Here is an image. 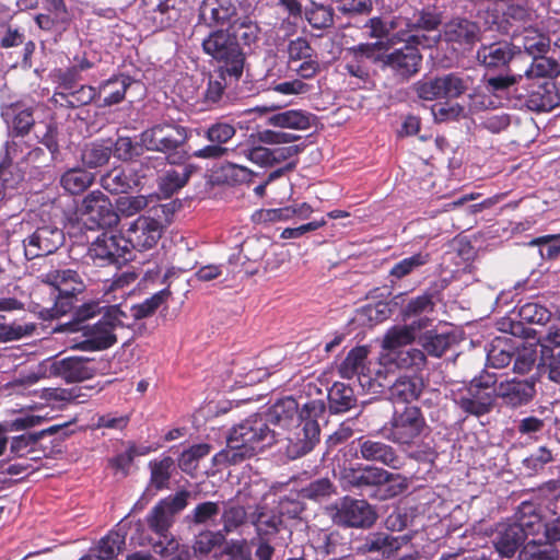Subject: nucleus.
<instances>
[{"mask_svg":"<svg viewBox=\"0 0 560 560\" xmlns=\"http://www.w3.org/2000/svg\"><path fill=\"white\" fill-rule=\"evenodd\" d=\"M415 338V327L412 325L394 326L384 336L382 352L409 348L408 346L412 343Z\"/></svg>","mask_w":560,"mask_h":560,"instance_id":"obj_44","label":"nucleus"},{"mask_svg":"<svg viewBox=\"0 0 560 560\" xmlns=\"http://www.w3.org/2000/svg\"><path fill=\"white\" fill-rule=\"evenodd\" d=\"M44 375L60 378L67 383L82 382L91 378L97 372V364L85 357H50L44 360Z\"/></svg>","mask_w":560,"mask_h":560,"instance_id":"obj_11","label":"nucleus"},{"mask_svg":"<svg viewBox=\"0 0 560 560\" xmlns=\"http://www.w3.org/2000/svg\"><path fill=\"white\" fill-rule=\"evenodd\" d=\"M326 406L323 400H311L304 404V417L302 422L287 431L281 442V448L290 459L300 458L310 453L319 442V419H324Z\"/></svg>","mask_w":560,"mask_h":560,"instance_id":"obj_4","label":"nucleus"},{"mask_svg":"<svg viewBox=\"0 0 560 560\" xmlns=\"http://www.w3.org/2000/svg\"><path fill=\"white\" fill-rule=\"evenodd\" d=\"M336 521L348 527L366 528L376 521V513L365 500L345 498L336 513Z\"/></svg>","mask_w":560,"mask_h":560,"instance_id":"obj_19","label":"nucleus"},{"mask_svg":"<svg viewBox=\"0 0 560 560\" xmlns=\"http://www.w3.org/2000/svg\"><path fill=\"white\" fill-rule=\"evenodd\" d=\"M457 342V337L450 331H427L420 337V343L425 352L440 358Z\"/></svg>","mask_w":560,"mask_h":560,"instance_id":"obj_40","label":"nucleus"},{"mask_svg":"<svg viewBox=\"0 0 560 560\" xmlns=\"http://www.w3.org/2000/svg\"><path fill=\"white\" fill-rule=\"evenodd\" d=\"M445 98H458L470 91L476 82V77L466 70L443 74Z\"/></svg>","mask_w":560,"mask_h":560,"instance_id":"obj_39","label":"nucleus"},{"mask_svg":"<svg viewBox=\"0 0 560 560\" xmlns=\"http://www.w3.org/2000/svg\"><path fill=\"white\" fill-rule=\"evenodd\" d=\"M495 398L511 408L527 405L535 396V383L529 380H508L493 386Z\"/></svg>","mask_w":560,"mask_h":560,"instance_id":"obj_21","label":"nucleus"},{"mask_svg":"<svg viewBox=\"0 0 560 560\" xmlns=\"http://www.w3.org/2000/svg\"><path fill=\"white\" fill-rule=\"evenodd\" d=\"M189 130L175 121L152 125L140 133V144L148 151L164 153L171 163L189 139Z\"/></svg>","mask_w":560,"mask_h":560,"instance_id":"obj_8","label":"nucleus"},{"mask_svg":"<svg viewBox=\"0 0 560 560\" xmlns=\"http://www.w3.org/2000/svg\"><path fill=\"white\" fill-rule=\"evenodd\" d=\"M127 74L113 75L103 81L97 88V96L103 97V106H112L124 101L127 89L132 84Z\"/></svg>","mask_w":560,"mask_h":560,"instance_id":"obj_30","label":"nucleus"},{"mask_svg":"<svg viewBox=\"0 0 560 560\" xmlns=\"http://www.w3.org/2000/svg\"><path fill=\"white\" fill-rule=\"evenodd\" d=\"M305 16L308 23L314 28H325L332 24V11L330 8L312 2L310 7L305 9Z\"/></svg>","mask_w":560,"mask_h":560,"instance_id":"obj_62","label":"nucleus"},{"mask_svg":"<svg viewBox=\"0 0 560 560\" xmlns=\"http://www.w3.org/2000/svg\"><path fill=\"white\" fill-rule=\"evenodd\" d=\"M513 40V45L523 47L533 57L547 52L550 47V38L530 26L524 27L520 34L514 35Z\"/></svg>","mask_w":560,"mask_h":560,"instance_id":"obj_32","label":"nucleus"},{"mask_svg":"<svg viewBox=\"0 0 560 560\" xmlns=\"http://www.w3.org/2000/svg\"><path fill=\"white\" fill-rule=\"evenodd\" d=\"M500 102L492 98L486 89L472 88L471 92L467 96L466 109L469 115L478 114L490 108H495Z\"/></svg>","mask_w":560,"mask_h":560,"instance_id":"obj_59","label":"nucleus"},{"mask_svg":"<svg viewBox=\"0 0 560 560\" xmlns=\"http://www.w3.org/2000/svg\"><path fill=\"white\" fill-rule=\"evenodd\" d=\"M424 36L417 34L410 35L408 38H399L406 44L401 48L385 55L384 65L389 68L395 75L407 80L415 75L421 66L422 56L418 49V45L422 44Z\"/></svg>","mask_w":560,"mask_h":560,"instance_id":"obj_13","label":"nucleus"},{"mask_svg":"<svg viewBox=\"0 0 560 560\" xmlns=\"http://www.w3.org/2000/svg\"><path fill=\"white\" fill-rule=\"evenodd\" d=\"M304 416V406L300 408L293 397L281 398L268 408L265 417L253 415L233 427L226 438V448L214 459L237 464L253 457L278 441L280 433L270 429V424L289 431L302 422L306 418Z\"/></svg>","mask_w":560,"mask_h":560,"instance_id":"obj_1","label":"nucleus"},{"mask_svg":"<svg viewBox=\"0 0 560 560\" xmlns=\"http://www.w3.org/2000/svg\"><path fill=\"white\" fill-rule=\"evenodd\" d=\"M133 179L122 168L115 167L104 174L101 186L112 194H124L132 187Z\"/></svg>","mask_w":560,"mask_h":560,"instance_id":"obj_52","label":"nucleus"},{"mask_svg":"<svg viewBox=\"0 0 560 560\" xmlns=\"http://www.w3.org/2000/svg\"><path fill=\"white\" fill-rule=\"evenodd\" d=\"M186 8L185 0H156L155 7L145 15L154 30L171 27Z\"/></svg>","mask_w":560,"mask_h":560,"instance_id":"obj_25","label":"nucleus"},{"mask_svg":"<svg viewBox=\"0 0 560 560\" xmlns=\"http://www.w3.org/2000/svg\"><path fill=\"white\" fill-rule=\"evenodd\" d=\"M210 450L211 446L206 443L196 444L185 450L178 459L179 468L186 474H192L198 467L199 460L206 457Z\"/></svg>","mask_w":560,"mask_h":560,"instance_id":"obj_57","label":"nucleus"},{"mask_svg":"<svg viewBox=\"0 0 560 560\" xmlns=\"http://www.w3.org/2000/svg\"><path fill=\"white\" fill-rule=\"evenodd\" d=\"M495 384V374L486 372L475 377L467 387L453 393V401L467 415L485 416L493 408Z\"/></svg>","mask_w":560,"mask_h":560,"instance_id":"obj_9","label":"nucleus"},{"mask_svg":"<svg viewBox=\"0 0 560 560\" xmlns=\"http://www.w3.org/2000/svg\"><path fill=\"white\" fill-rule=\"evenodd\" d=\"M424 387L423 381L417 376H401L389 387V396L394 402H411L417 400Z\"/></svg>","mask_w":560,"mask_h":560,"instance_id":"obj_33","label":"nucleus"},{"mask_svg":"<svg viewBox=\"0 0 560 560\" xmlns=\"http://www.w3.org/2000/svg\"><path fill=\"white\" fill-rule=\"evenodd\" d=\"M521 323L545 325L551 318V312L538 302H526L517 311Z\"/></svg>","mask_w":560,"mask_h":560,"instance_id":"obj_55","label":"nucleus"},{"mask_svg":"<svg viewBox=\"0 0 560 560\" xmlns=\"http://www.w3.org/2000/svg\"><path fill=\"white\" fill-rule=\"evenodd\" d=\"M149 467L151 470V485L158 490L168 488L170 478L175 468L174 459L165 456L159 460L150 462Z\"/></svg>","mask_w":560,"mask_h":560,"instance_id":"obj_49","label":"nucleus"},{"mask_svg":"<svg viewBox=\"0 0 560 560\" xmlns=\"http://www.w3.org/2000/svg\"><path fill=\"white\" fill-rule=\"evenodd\" d=\"M522 82V74H500L486 79L485 88L497 102L501 103V100L505 98L513 104L515 101V89L521 90Z\"/></svg>","mask_w":560,"mask_h":560,"instance_id":"obj_28","label":"nucleus"},{"mask_svg":"<svg viewBox=\"0 0 560 560\" xmlns=\"http://www.w3.org/2000/svg\"><path fill=\"white\" fill-rule=\"evenodd\" d=\"M88 257L95 266L121 265L132 257L125 236L104 232L98 235L88 249Z\"/></svg>","mask_w":560,"mask_h":560,"instance_id":"obj_12","label":"nucleus"},{"mask_svg":"<svg viewBox=\"0 0 560 560\" xmlns=\"http://www.w3.org/2000/svg\"><path fill=\"white\" fill-rule=\"evenodd\" d=\"M163 234L162 223L151 217L140 215L126 231L128 249L147 250L154 247Z\"/></svg>","mask_w":560,"mask_h":560,"instance_id":"obj_17","label":"nucleus"},{"mask_svg":"<svg viewBox=\"0 0 560 560\" xmlns=\"http://www.w3.org/2000/svg\"><path fill=\"white\" fill-rule=\"evenodd\" d=\"M357 405L353 388L341 382L332 384L328 390V407L331 413H343Z\"/></svg>","mask_w":560,"mask_h":560,"instance_id":"obj_37","label":"nucleus"},{"mask_svg":"<svg viewBox=\"0 0 560 560\" xmlns=\"http://www.w3.org/2000/svg\"><path fill=\"white\" fill-rule=\"evenodd\" d=\"M153 550L163 557L173 556L168 560H191L194 556L187 546H179L178 541L173 538L166 545L163 541L154 542Z\"/></svg>","mask_w":560,"mask_h":560,"instance_id":"obj_64","label":"nucleus"},{"mask_svg":"<svg viewBox=\"0 0 560 560\" xmlns=\"http://www.w3.org/2000/svg\"><path fill=\"white\" fill-rule=\"evenodd\" d=\"M556 85L550 80L523 81L520 89H515L514 107H526L533 112L550 110L556 104Z\"/></svg>","mask_w":560,"mask_h":560,"instance_id":"obj_14","label":"nucleus"},{"mask_svg":"<svg viewBox=\"0 0 560 560\" xmlns=\"http://www.w3.org/2000/svg\"><path fill=\"white\" fill-rule=\"evenodd\" d=\"M378 365L386 377L388 373H393L396 370L419 373L427 365V357L422 350L409 347L399 351L381 352Z\"/></svg>","mask_w":560,"mask_h":560,"instance_id":"obj_18","label":"nucleus"},{"mask_svg":"<svg viewBox=\"0 0 560 560\" xmlns=\"http://www.w3.org/2000/svg\"><path fill=\"white\" fill-rule=\"evenodd\" d=\"M358 457L366 462L380 463L392 469L399 470L405 460L389 444L372 439L360 438L358 440Z\"/></svg>","mask_w":560,"mask_h":560,"instance_id":"obj_20","label":"nucleus"},{"mask_svg":"<svg viewBox=\"0 0 560 560\" xmlns=\"http://www.w3.org/2000/svg\"><path fill=\"white\" fill-rule=\"evenodd\" d=\"M149 527L159 535L164 545L170 540L167 537L168 528L172 525L173 516L161 504H156L147 516Z\"/></svg>","mask_w":560,"mask_h":560,"instance_id":"obj_51","label":"nucleus"},{"mask_svg":"<svg viewBox=\"0 0 560 560\" xmlns=\"http://www.w3.org/2000/svg\"><path fill=\"white\" fill-rule=\"evenodd\" d=\"M171 291L163 289L152 296L144 300L142 303L133 305L130 308L131 316L135 319H143L155 313V311L168 299Z\"/></svg>","mask_w":560,"mask_h":560,"instance_id":"obj_56","label":"nucleus"},{"mask_svg":"<svg viewBox=\"0 0 560 560\" xmlns=\"http://www.w3.org/2000/svg\"><path fill=\"white\" fill-rule=\"evenodd\" d=\"M335 492V487L329 478L312 480L299 490V497L313 501H322Z\"/></svg>","mask_w":560,"mask_h":560,"instance_id":"obj_53","label":"nucleus"},{"mask_svg":"<svg viewBox=\"0 0 560 560\" xmlns=\"http://www.w3.org/2000/svg\"><path fill=\"white\" fill-rule=\"evenodd\" d=\"M221 511V522L226 534L238 529L247 520V510L238 500L223 502Z\"/></svg>","mask_w":560,"mask_h":560,"instance_id":"obj_45","label":"nucleus"},{"mask_svg":"<svg viewBox=\"0 0 560 560\" xmlns=\"http://www.w3.org/2000/svg\"><path fill=\"white\" fill-rule=\"evenodd\" d=\"M137 275L133 271L116 273L113 279L106 280L103 284V301L105 305L119 304L130 292V285L136 281Z\"/></svg>","mask_w":560,"mask_h":560,"instance_id":"obj_29","label":"nucleus"},{"mask_svg":"<svg viewBox=\"0 0 560 560\" xmlns=\"http://www.w3.org/2000/svg\"><path fill=\"white\" fill-rule=\"evenodd\" d=\"M409 541L408 536H394L387 533H371L366 536L362 550L364 552L377 553L383 558H389Z\"/></svg>","mask_w":560,"mask_h":560,"instance_id":"obj_26","label":"nucleus"},{"mask_svg":"<svg viewBox=\"0 0 560 560\" xmlns=\"http://www.w3.org/2000/svg\"><path fill=\"white\" fill-rule=\"evenodd\" d=\"M313 116L301 109H288L268 117L270 126L282 129L306 130L311 127Z\"/></svg>","mask_w":560,"mask_h":560,"instance_id":"obj_35","label":"nucleus"},{"mask_svg":"<svg viewBox=\"0 0 560 560\" xmlns=\"http://www.w3.org/2000/svg\"><path fill=\"white\" fill-rule=\"evenodd\" d=\"M65 242L62 230L55 225H43L23 240L25 258L31 260L55 253Z\"/></svg>","mask_w":560,"mask_h":560,"instance_id":"obj_16","label":"nucleus"},{"mask_svg":"<svg viewBox=\"0 0 560 560\" xmlns=\"http://www.w3.org/2000/svg\"><path fill=\"white\" fill-rule=\"evenodd\" d=\"M479 27L466 19H454L444 26V39L457 52L469 49L478 39Z\"/></svg>","mask_w":560,"mask_h":560,"instance_id":"obj_22","label":"nucleus"},{"mask_svg":"<svg viewBox=\"0 0 560 560\" xmlns=\"http://www.w3.org/2000/svg\"><path fill=\"white\" fill-rule=\"evenodd\" d=\"M258 511V514L253 520L258 535L268 536L277 533L282 523L281 516L267 512L266 509H259Z\"/></svg>","mask_w":560,"mask_h":560,"instance_id":"obj_63","label":"nucleus"},{"mask_svg":"<svg viewBox=\"0 0 560 560\" xmlns=\"http://www.w3.org/2000/svg\"><path fill=\"white\" fill-rule=\"evenodd\" d=\"M187 165L167 170L159 179V188L165 197H170L184 187L190 177Z\"/></svg>","mask_w":560,"mask_h":560,"instance_id":"obj_46","label":"nucleus"},{"mask_svg":"<svg viewBox=\"0 0 560 560\" xmlns=\"http://www.w3.org/2000/svg\"><path fill=\"white\" fill-rule=\"evenodd\" d=\"M238 81L240 79L231 78L225 71L214 69L209 74L207 89L203 94L206 103L211 106L220 105L223 101L225 89Z\"/></svg>","mask_w":560,"mask_h":560,"instance_id":"obj_38","label":"nucleus"},{"mask_svg":"<svg viewBox=\"0 0 560 560\" xmlns=\"http://www.w3.org/2000/svg\"><path fill=\"white\" fill-rule=\"evenodd\" d=\"M518 51L520 46L508 42H495L481 45L477 50V60L488 69H499L508 66Z\"/></svg>","mask_w":560,"mask_h":560,"instance_id":"obj_23","label":"nucleus"},{"mask_svg":"<svg viewBox=\"0 0 560 560\" xmlns=\"http://www.w3.org/2000/svg\"><path fill=\"white\" fill-rule=\"evenodd\" d=\"M233 0H202L199 7V20L208 26L231 23L236 15Z\"/></svg>","mask_w":560,"mask_h":560,"instance_id":"obj_24","label":"nucleus"},{"mask_svg":"<svg viewBox=\"0 0 560 560\" xmlns=\"http://www.w3.org/2000/svg\"><path fill=\"white\" fill-rule=\"evenodd\" d=\"M560 74V63L542 55L535 56L523 75V81H552Z\"/></svg>","mask_w":560,"mask_h":560,"instance_id":"obj_36","label":"nucleus"},{"mask_svg":"<svg viewBox=\"0 0 560 560\" xmlns=\"http://www.w3.org/2000/svg\"><path fill=\"white\" fill-rule=\"evenodd\" d=\"M514 357L512 347L504 340L497 339L487 353V362L489 366L502 369L510 364Z\"/></svg>","mask_w":560,"mask_h":560,"instance_id":"obj_58","label":"nucleus"},{"mask_svg":"<svg viewBox=\"0 0 560 560\" xmlns=\"http://www.w3.org/2000/svg\"><path fill=\"white\" fill-rule=\"evenodd\" d=\"M97 96V89L91 85H80L66 93H54L52 102L67 108H78L90 104Z\"/></svg>","mask_w":560,"mask_h":560,"instance_id":"obj_34","label":"nucleus"},{"mask_svg":"<svg viewBox=\"0 0 560 560\" xmlns=\"http://www.w3.org/2000/svg\"><path fill=\"white\" fill-rule=\"evenodd\" d=\"M77 212L89 230L109 229L119 222L109 198L101 190L89 192L77 207Z\"/></svg>","mask_w":560,"mask_h":560,"instance_id":"obj_10","label":"nucleus"},{"mask_svg":"<svg viewBox=\"0 0 560 560\" xmlns=\"http://www.w3.org/2000/svg\"><path fill=\"white\" fill-rule=\"evenodd\" d=\"M43 281L66 295H75L84 290L82 277L72 269H55L43 275Z\"/></svg>","mask_w":560,"mask_h":560,"instance_id":"obj_27","label":"nucleus"},{"mask_svg":"<svg viewBox=\"0 0 560 560\" xmlns=\"http://www.w3.org/2000/svg\"><path fill=\"white\" fill-rule=\"evenodd\" d=\"M202 49L218 62L217 69L225 71L233 79L242 78L246 58L233 34L223 30L213 31L202 40Z\"/></svg>","mask_w":560,"mask_h":560,"instance_id":"obj_5","label":"nucleus"},{"mask_svg":"<svg viewBox=\"0 0 560 560\" xmlns=\"http://www.w3.org/2000/svg\"><path fill=\"white\" fill-rule=\"evenodd\" d=\"M345 479L354 487L378 486L393 480L394 475L383 468L366 466L345 472Z\"/></svg>","mask_w":560,"mask_h":560,"instance_id":"obj_31","label":"nucleus"},{"mask_svg":"<svg viewBox=\"0 0 560 560\" xmlns=\"http://www.w3.org/2000/svg\"><path fill=\"white\" fill-rule=\"evenodd\" d=\"M540 528V512L535 503L525 501L518 506L514 522L497 526L492 542L500 556L511 558Z\"/></svg>","mask_w":560,"mask_h":560,"instance_id":"obj_3","label":"nucleus"},{"mask_svg":"<svg viewBox=\"0 0 560 560\" xmlns=\"http://www.w3.org/2000/svg\"><path fill=\"white\" fill-rule=\"evenodd\" d=\"M94 180L92 173L83 168L68 170L60 178V184L68 192L72 195L84 191Z\"/></svg>","mask_w":560,"mask_h":560,"instance_id":"obj_47","label":"nucleus"},{"mask_svg":"<svg viewBox=\"0 0 560 560\" xmlns=\"http://www.w3.org/2000/svg\"><path fill=\"white\" fill-rule=\"evenodd\" d=\"M103 313L96 323L83 324L80 327L82 340L74 345V348L83 351H98L112 347L116 341L115 330L126 325L127 313L120 304L105 305L101 302L85 303L75 312L78 322H86Z\"/></svg>","mask_w":560,"mask_h":560,"instance_id":"obj_2","label":"nucleus"},{"mask_svg":"<svg viewBox=\"0 0 560 560\" xmlns=\"http://www.w3.org/2000/svg\"><path fill=\"white\" fill-rule=\"evenodd\" d=\"M36 329L33 323L12 322L7 323L3 316H0V342L16 341L30 337Z\"/></svg>","mask_w":560,"mask_h":560,"instance_id":"obj_50","label":"nucleus"},{"mask_svg":"<svg viewBox=\"0 0 560 560\" xmlns=\"http://www.w3.org/2000/svg\"><path fill=\"white\" fill-rule=\"evenodd\" d=\"M427 430V422L421 409L417 406H405L396 409L390 420L382 428V434L402 450L418 445Z\"/></svg>","mask_w":560,"mask_h":560,"instance_id":"obj_6","label":"nucleus"},{"mask_svg":"<svg viewBox=\"0 0 560 560\" xmlns=\"http://www.w3.org/2000/svg\"><path fill=\"white\" fill-rule=\"evenodd\" d=\"M417 96L423 101H434L445 98L443 77L427 78L418 81L413 85Z\"/></svg>","mask_w":560,"mask_h":560,"instance_id":"obj_54","label":"nucleus"},{"mask_svg":"<svg viewBox=\"0 0 560 560\" xmlns=\"http://www.w3.org/2000/svg\"><path fill=\"white\" fill-rule=\"evenodd\" d=\"M428 261V254L417 253L410 257L404 258L400 261L396 262L392 267L389 275L396 279H401L410 275L416 269L424 266Z\"/></svg>","mask_w":560,"mask_h":560,"instance_id":"obj_61","label":"nucleus"},{"mask_svg":"<svg viewBox=\"0 0 560 560\" xmlns=\"http://www.w3.org/2000/svg\"><path fill=\"white\" fill-rule=\"evenodd\" d=\"M369 350L365 347H357L350 350L339 365V374L342 378L357 381L364 392L378 393L386 387V376L378 362L371 366L368 362Z\"/></svg>","mask_w":560,"mask_h":560,"instance_id":"obj_7","label":"nucleus"},{"mask_svg":"<svg viewBox=\"0 0 560 560\" xmlns=\"http://www.w3.org/2000/svg\"><path fill=\"white\" fill-rule=\"evenodd\" d=\"M58 431L57 425H52L39 433H26L19 436H14L11 441L10 451L16 457H23L30 452L34 451L35 445L42 436L45 434H54Z\"/></svg>","mask_w":560,"mask_h":560,"instance_id":"obj_48","label":"nucleus"},{"mask_svg":"<svg viewBox=\"0 0 560 560\" xmlns=\"http://www.w3.org/2000/svg\"><path fill=\"white\" fill-rule=\"evenodd\" d=\"M558 556L555 547L545 539H538V535H532L520 551V560H557Z\"/></svg>","mask_w":560,"mask_h":560,"instance_id":"obj_42","label":"nucleus"},{"mask_svg":"<svg viewBox=\"0 0 560 560\" xmlns=\"http://www.w3.org/2000/svg\"><path fill=\"white\" fill-rule=\"evenodd\" d=\"M234 125L226 121H215L203 130V137L209 144L196 150L192 155L203 160H219L229 156L231 150L225 144L235 136Z\"/></svg>","mask_w":560,"mask_h":560,"instance_id":"obj_15","label":"nucleus"},{"mask_svg":"<svg viewBox=\"0 0 560 560\" xmlns=\"http://www.w3.org/2000/svg\"><path fill=\"white\" fill-rule=\"evenodd\" d=\"M125 545V535L118 532H110L101 539L96 549V557L100 560H112L120 552Z\"/></svg>","mask_w":560,"mask_h":560,"instance_id":"obj_60","label":"nucleus"},{"mask_svg":"<svg viewBox=\"0 0 560 560\" xmlns=\"http://www.w3.org/2000/svg\"><path fill=\"white\" fill-rule=\"evenodd\" d=\"M112 153L113 140L94 141L84 147L81 153V160L85 166L96 168L106 164Z\"/></svg>","mask_w":560,"mask_h":560,"instance_id":"obj_41","label":"nucleus"},{"mask_svg":"<svg viewBox=\"0 0 560 560\" xmlns=\"http://www.w3.org/2000/svg\"><path fill=\"white\" fill-rule=\"evenodd\" d=\"M23 178L24 175L16 163L0 161V202L13 196Z\"/></svg>","mask_w":560,"mask_h":560,"instance_id":"obj_43","label":"nucleus"}]
</instances>
